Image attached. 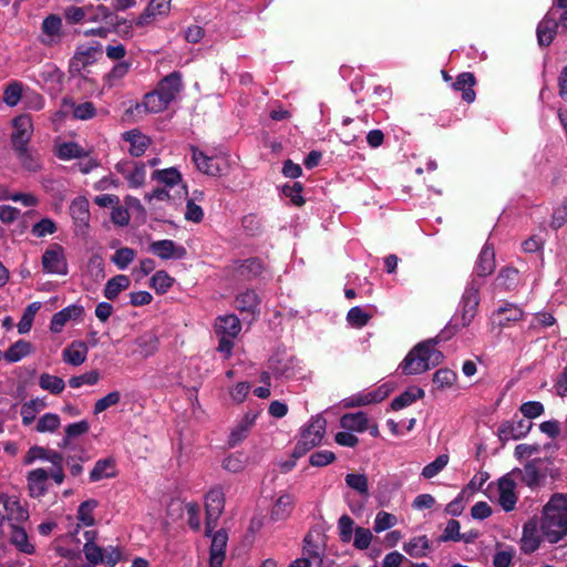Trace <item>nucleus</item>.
I'll return each instance as SVG.
<instances>
[{"label": "nucleus", "mask_w": 567, "mask_h": 567, "mask_svg": "<svg viewBox=\"0 0 567 567\" xmlns=\"http://www.w3.org/2000/svg\"><path fill=\"white\" fill-rule=\"evenodd\" d=\"M354 520L347 514L338 520L339 538L342 543H349L352 539L354 530Z\"/></svg>", "instance_id": "338daca9"}, {"label": "nucleus", "mask_w": 567, "mask_h": 567, "mask_svg": "<svg viewBox=\"0 0 567 567\" xmlns=\"http://www.w3.org/2000/svg\"><path fill=\"white\" fill-rule=\"evenodd\" d=\"M533 423L528 420L504 421L497 429V435L502 442L520 440L532 430Z\"/></svg>", "instance_id": "9d476101"}, {"label": "nucleus", "mask_w": 567, "mask_h": 567, "mask_svg": "<svg viewBox=\"0 0 567 567\" xmlns=\"http://www.w3.org/2000/svg\"><path fill=\"white\" fill-rule=\"evenodd\" d=\"M524 311L514 303H505L493 312V322L501 328L508 327L512 322L520 321Z\"/></svg>", "instance_id": "4be33fe9"}, {"label": "nucleus", "mask_w": 567, "mask_h": 567, "mask_svg": "<svg viewBox=\"0 0 567 567\" xmlns=\"http://www.w3.org/2000/svg\"><path fill=\"white\" fill-rule=\"evenodd\" d=\"M424 344L417 343L405 355L400 364L404 375L421 374L430 370L429 357L424 352Z\"/></svg>", "instance_id": "423d86ee"}, {"label": "nucleus", "mask_w": 567, "mask_h": 567, "mask_svg": "<svg viewBox=\"0 0 567 567\" xmlns=\"http://www.w3.org/2000/svg\"><path fill=\"white\" fill-rule=\"evenodd\" d=\"M41 265L45 274L66 275L68 261L64 248L60 244H51L42 254Z\"/></svg>", "instance_id": "20e7f679"}, {"label": "nucleus", "mask_w": 567, "mask_h": 567, "mask_svg": "<svg viewBox=\"0 0 567 567\" xmlns=\"http://www.w3.org/2000/svg\"><path fill=\"white\" fill-rule=\"evenodd\" d=\"M41 389L49 391L51 394L58 395L63 392L65 383L62 378L50 373H42L39 378Z\"/></svg>", "instance_id": "c03bdc74"}, {"label": "nucleus", "mask_w": 567, "mask_h": 567, "mask_svg": "<svg viewBox=\"0 0 567 567\" xmlns=\"http://www.w3.org/2000/svg\"><path fill=\"white\" fill-rule=\"evenodd\" d=\"M105 264L102 256L94 254L90 257L87 261V272L94 279V281H100L105 277Z\"/></svg>", "instance_id": "bf43d9fd"}, {"label": "nucleus", "mask_w": 567, "mask_h": 567, "mask_svg": "<svg viewBox=\"0 0 567 567\" xmlns=\"http://www.w3.org/2000/svg\"><path fill=\"white\" fill-rule=\"evenodd\" d=\"M60 426V417L55 413H45L42 415L35 426L40 433L53 432Z\"/></svg>", "instance_id": "69168bd1"}, {"label": "nucleus", "mask_w": 567, "mask_h": 567, "mask_svg": "<svg viewBox=\"0 0 567 567\" xmlns=\"http://www.w3.org/2000/svg\"><path fill=\"white\" fill-rule=\"evenodd\" d=\"M475 84V75L472 72H463L457 75L456 81L453 83V89L455 91L462 92L463 101L466 103H472L476 97V93L473 89Z\"/></svg>", "instance_id": "393cba45"}, {"label": "nucleus", "mask_w": 567, "mask_h": 567, "mask_svg": "<svg viewBox=\"0 0 567 567\" xmlns=\"http://www.w3.org/2000/svg\"><path fill=\"white\" fill-rule=\"evenodd\" d=\"M425 395V392L421 388H409L403 393L394 398L391 402V409L393 411H399L401 409H404L412 403H414L416 400L423 399Z\"/></svg>", "instance_id": "c9c22d12"}, {"label": "nucleus", "mask_w": 567, "mask_h": 567, "mask_svg": "<svg viewBox=\"0 0 567 567\" xmlns=\"http://www.w3.org/2000/svg\"><path fill=\"white\" fill-rule=\"evenodd\" d=\"M340 425L344 430L362 433L368 429V416L362 411L346 413L340 419Z\"/></svg>", "instance_id": "473e14b6"}, {"label": "nucleus", "mask_w": 567, "mask_h": 567, "mask_svg": "<svg viewBox=\"0 0 567 567\" xmlns=\"http://www.w3.org/2000/svg\"><path fill=\"white\" fill-rule=\"evenodd\" d=\"M183 87L182 75L179 72L174 71L164 76L156 85L157 93L171 104L181 92Z\"/></svg>", "instance_id": "dca6fc26"}, {"label": "nucleus", "mask_w": 567, "mask_h": 567, "mask_svg": "<svg viewBox=\"0 0 567 567\" xmlns=\"http://www.w3.org/2000/svg\"><path fill=\"white\" fill-rule=\"evenodd\" d=\"M31 351L32 344L29 341L21 339L11 344L3 353V357L8 362L14 363L29 355Z\"/></svg>", "instance_id": "ea45409f"}, {"label": "nucleus", "mask_w": 567, "mask_h": 567, "mask_svg": "<svg viewBox=\"0 0 567 567\" xmlns=\"http://www.w3.org/2000/svg\"><path fill=\"white\" fill-rule=\"evenodd\" d=\"M295 501L289 494H284L276 501L270 517L272 520H284L288 518L293 509Z\"/></svg>", "instance_id": "e433bc0d"}, {"label": "nucleus", "mask_w": 567, "mask_h": 567, "mask_svg": "<svg viewBox=\"0 0 567 567\" xmlns=\"http://www.w3.org/2000/svg\"><path fill=\"white\" fill-rule=\"evenodd\" d=\"M254 423H255V416L250 417L249 415H246L237 424V426L230 432L229 437H228L229 447H235L240 442H243L247 437Z\"/></svg>", "instance_id": "4c0bfd02"}, {"label": "nucleus", "mask_w": 567, "mask_h": 567, "mask_svg": "<svg viewBox=\"0 0 567 567\" xmlns=\"http://www.w3.org/2000/svg\"><path fill=\"white\" fill-rule=\"evenodd\" d=\"M22 83L19 81L10 82L3 92V102L8 106H16L22 96Z\"/></svg>", "instance_id": "4d7b16f0"}, {"label": "nucleus", "mask_w": 567, "mask_h": 567, "mask_svg": "<svg viewBox=\"0 0 567 567\" xmlns=\"http://www.w3.org/2000/svg\"><path fill=\"white\" fill-rule=\"evenodd\" d=\"M542 536L556 544L567 535V495L554 494L543 508L539 523Z\"/></svg>", "instance_id": "f257e3e1"}, {"label": "nucleus", "mask_w": 567, "mask_h": 567, "mask_svg": "<svg viewBox=\"0 0 567 567\" xmlns=\"http://www.w3.org/2000/svg\"><path fill=\"white\" fill-rule=\"evenodd\" d=\"M344 481L348 487L358 492L361 496H369V482L365 474L349 473L346 475Z\"/></svg>", "instance_id": "a18cd8bd"}, {"label": "nucleus", "mask_w": 567, "mask_h": 567, "mask_svg": "<svg viewBox=\"0 0 567 567\" xmlns=\"http://www.w3.org/2000/svg\"><path fill=\"white\" fill-rule=\"evenodd\" d=\"M123 140L130 143L128 152L132 156L135 157L142 156L151 143V140L146 135L142 134L138 130H131L125 132L123 134Z\"/></svg>", "instance_id": "cd10ccee"}, {"label": "nucleus", "mask_w": 567, "mask_h": 567, "mask_svg": "<svg viewBox=\"0 0 567 567\" xmlns=\"http://www.w3.org/2000/svg\"><path fill=\"white\" fill-rule=\"evenodd\" d=\"M235 303L241 313L247 312L251 316L259 313L260 299L254 289H246L237 295Z\"/></svg>", "instance_id": "a878e982"}, {"label": "nucleus", "mask_w": 567, "mask_h": 567, "mask_svg": "<svg viewBox=\"0 0 567 567\" xmlns=\"http://www.w3.org/2000/svg\"><path fill=\"white\" fill-rule=\"evenodd\" d=\"M58 227L53 219L45 217L40 219L32 226L31 233L33 236L38 238L45 237L47 235H52L56 231Z\"/></svg>", "instance_id": "0e129e2a"}, {"label": "nucleus", "mask_w": 567, "mask_h": 567, "mask_svg": "<svg viewBox=\"0 0 567 567\" xmlns=\"http://www.w3.org/2000/svg\"><path fill=\"white\" fill-rule=\"evenodd\" d=\"M102 53V45L96 44L95 47L91 45L85 49L79 48L75 54L69 62V73L72 78L81 76L82 72L90 65L96 62V55Z\"/></svg>", "instance_id": "39448f33"}, {"label": "nucleus", "mask_w": 567, "mask_h": 567, "mask_svg": "<svg viewBox=\"0 0 567 567\" xmlns=\"http://www.w3.org/2000/svg\"><path fill=\"white\" fill-rule=\"evenodd\" d=\"M518 284L519 272L515 267L505 266L499 269L495 279L496 287L505 291H512L518 286Z\"/></svg>", "instance_id": "2f4dec72"}, {"label": "nucleus", "mask_w": 567, "mask_h": 567, "mask_svg": "<svg viewBox=\"0 0 567 567\" xmlns=\"http://www.w3.org/2000/svg\"><path fill=\"white\" fill-rule=\"evenodd\" d=\"M131 285V280L126 275H116L107 280L104 286L103 295L107 300H115L117 296L126 290Z\"/></svg>", "instance_id": "72a5a7b5"}, {"label": "nucleus", "mask_w": 567, "mask_h": 567, "mask_svg": "<svg viewBox=\"0 0 567 567\" xmlns=\"http://www.w3.org/2000/svg\"><path fill=\"white\" fill-rule=\"evenodd\" d=\"M132 63L127 61H120L117 62L111 71L105 74L104 82L105 85L109 87H112L116 85L118 81H121L131 70Z\"/></svg>", "instance_id": "49530a36"}, {"label": "nucleus", "mask_w": 567, "mask_h": 567, "mask_svg": "<svg viewBox=\"0 0 567 567\" xmlns=\"http://www.w3.org/2000/svg\"><path fill=\"white\" fill-rule=\"evenodd\" d=\"M327 420L321 415L312 416L309 424H307L301 432V435H307V439L315 437V435H319L320 442L323 439L326 433Z\"/></svg>", "instance_id": "3c124183"}, {"label": "nucleus", "mask_w": 567, "mask_h": 567, "mask_svg": "<svg viewBox=\"0 0 567 567\" xmlns=\"http://www.w3.org/2000/svg\"><path fill=\"white\" fill-rule=\"evenodd\" d=\"M461 525L460 522L456 519H450L446 524V527L443 532V534L440 536V542H460L463 540L465 543H471L472 537H467L466 534L460 533Z\"/></svg>", "instance_id": "37998d69"}, {"label": "nucleus", "mask_w": 567, "mask_h": 567, "mask_svg": "<svg viewBox=\"0 0 567 567\" xmlns=\"http://www.w3.org/2000/svg\"><path fill=\"white\" fill-rule=\"evenodd\" d=\"M11 145L12 148L28 146L33 135V122L30 114L23 113L16 116L12 122Z\"/></svg>", "instance_id": "0eeeda50"}, {"label": "nucleus", "mask_w": 567, "mask_h": 567, "mask_svg": "<svg viewBox=\"0 0 567 567\" xmlns=\"http://www.w3.org/2000/svg\"><path fill=\"white\" fill-rule=\"evenodd\" d=\"M47 406L42 399H32L21 406V417L23 425H30L35 420L37 414Z\"/></svg>", "instance_id": "a19ab883"}, {"label": "nucleus", "mask_w": 567, "mask_h": 567, "mask_svg": "<svg viewBox=\"0 0 567 567\" xmlns=\"http://www.w3.org/2000/svg\"><path fill=\"white\" fill-rule=\"evenodd\" d=\"M146 178V164L133 163L131 172L126 175L130 187L137 188L144 185Z\"/></svg>", "instance_id": "6e6d98bb"}, {"label": "nucleus", "mask_w": 567, "mask_h": 567, "mask_svg": "<svg viewBox=\"0 0 567 567\" xmlns=\"http://www.w3.org/2000/svg\"><path fill=\"white\" fill-rule=\"evenodd\" d=\"M247 464V457L241 452H236L233 454H229L223 460L221 466L224 470L231 472V473H239L241 472Z\"/></svg>", "instance_id": "864d4df0"}, {"label": "nucleus", "mask_w": 567, "mask_h": 567, "mask_svg": "<svg viewBox=\"0 0 567 567\" xmlns=\"http://www.w3.org/2000/svg\"><path fill=\"white\" fill-rule=\"evenodd\" d=\"M22 167L29 172H38L41 168L40 158L28 146L12 148Z\"/></svg>", "instance_id": "58836bf2"}, {"label": "nucleus", "mask_w": 567, "mask_h": 567, "mask_svg": "<svg viewBox=\"0 0 567 567\" xmlns=\"http://www.w3.org/2000/svg\"><path fill=\"white\" fill-rule=\"evenodd\" d=\"M148 250L161 259H183L187 255V250L184 246L177 245L172 239H162L153 241Z\"/></svg>", "instance_id": "9b49d317"}, {"label": "nucleus", "mask_w": 567, "mask_h": 567, "mask_svg": "<svg viewBox=\"0 0 567 567\" xmlns=\"http://www.w3.org/2000/svg\"><path fill=\"white\" fill-rule=\"evenodd\" d=\"M91 10H92V6H89V7L71 6L64 10V17L69 23L76 24V23L84 21L85 19L89 20V11H91Z\"/></svg>", "instance_id": "680f3d73"}, {"label": "nucleus", "mask_w": 567, "mask_h": 567, "mask_svg": "<svg viewBox=\"0 0 567 567\" xmlns=\"http://www.w3.org/2000/svg\"><path fill=\"white\" fill-rule=\"evenodd\" d=\"M540 528L538 522L533 518L524 524L520 549L526 553H534L540 545Z\"/></svg>", "instance_id": "412c9836"}, {"label": "nucleus", "mask_w": 567, "mask_h": 567, "mask_svg": "<svg viewBox=\"0 0 567 567\" xmlns=\"http://www.w3.org/2000/svg\"><path fill=\"white\" fill-rule=\"evenodd\" d=\"M228 534L225 529H219L212 534V544L209 548V567H221L226 556Z\"/></svg>", "instance_id": "f3484780"}, {"label": "nucleus", "mask_w": 567, "mask_h": 567, "mask_svg": "<svg viewBox=\"0 0 567 567\" xmlns=\"http://www.w3.org/2000/svg\"><path fill=\"white\" fill-rule=\"evenodd\" d=\"M134 346L135 349L133 353L145 359L157 352L159 340L153 331H147L135 339Z\"/></svg>", "instance_id": "b1692460"}, {"label": "nucleus", "mask_w": 567, "mask_h": 567, "mask_svg": "<svg viewBox=\"0 0 567 567\" xmlns=\"http://www.w3.org/2000/svg\"><path fill=\"white\" fill-rule=\"evenodd\" d=\"M49 473L44 468H35L28 474V487L31 496H42L47 492Z\"/></svg>", "instance_id": "c756f323"}, {"label": "nucleus", "mask_w": 567, "mask_h": 567, "mask_svg": "<svg viewBox=\"0 0 567 567\" xmlns=\"http://www.w3.org/2000/svg\"><path fill=\"white\" fill-rule=\"evenodd\" d=\"M558 28L559 24L555 17L554 9H550L537 25L536 35L538 44L540 47H549L557 34Z\"/></svg>", "instance_id": "ddd939ff"}, {"label": "nucleus", "mask_w": 567, "mask_h": 567, "mask_svg": "<svg viewBox=\"0 0 567 567\" xmlns=\"http://www.w3.org/2000/svg\"><path fill=\"white\" fill-rule=\"evenodd\" d=\"M174 281V278L171 277L165 270H158L152 276L150 286L156 291L157 295H163L168 291Z\"/></svg>", "instance_id": "09e8293b"}, {"label": "nucleus", "mask_w": 567, "mask_h": 567, "mask_svg": "<svg viewBox=\"0 0 567 567\" xmlns=\"http://www.w3.org/2000/svg\"><path fill=\"white\" fill-rule=\"evenodd\" d=\"M241 330V324L236 315L219 316L216 319L215 332L217 336L236 338Z\"/></svg>", "instance_id": "bb28decb"}, {"label": "nucleus", "mask_w": 567, "mask_h": 567, "mask_svg": "<svg viewBox=\"0 0 567 567\" xmlns=\"http://www.w3.org/2000/svg\"><path fill=\"white\" fill-rule=\"evenodd\" d=\"M152 179L164 184L166 187H173L182 182V174L175 167L156 169L152 173Z\"/></svg>", "instance_id": "79ce46f5"}, {"label": "nucleus", "mask_w": 567, "mask_h": 567, "mask_svg": "<svg viewBox=\"0 0 567 567\" xmlns=\"http://www.w3.org/2000/svg\"><path fill=\"white\" fill-rule=\"evenodd\" d=\"M516 481L507 473L498 481V502L505 512H511L515 508L517 503V495L515 493Z\"/></svg>", "instance_id": "2eb2a0df"}, {"label": "nucleus", "mask_w": 567, "mask_h": 567, "mask_svg": "<svg viewBox=\"0 0 567 567\" xmlns=\"http://www.w3.org/2000/svg\"><path fill=\"white\" fill-rule=\"evenodd\" d=\"M135 250L130 247H122L117 249L112 256L111 260L121 270H124L135 258Z\"/></svg>", "instance_id": "13d9d810"}, {"label": "nucleus", "mask_w": 567, "mask_h": 567, "mask_svg": "<svg viewBox=\"0 0 567 567\" xmlns=\"http://www.w3.org/2000/svg\"><path fill=\"white\" fill-rule=\"evenodd\" d=\"M62 20L56 14H50L42 21L41 43L48 47L54 45L61 40Z\"/></svg>", "instance_id": "a211bd4d"}, {"label": "nucleus", "mask_w": 567, "mask_h": 567, "mask_svg": "<svg viewBox=\"0 0 567 567\" xmlns=\"http://www.w3.org/2000/svg\"><path fill=\"white\" fill-rule=\"evenodd\" d=\"M97 505L99 502L93 498L81 503L78 508V519L85 526H93L95 523L93 511L97 507Z\"/></svg>", "instance_id": "603ef678"}, {"label": "nucleus", "mask_w": 567, "mask_h": 567, "mask_svg": "<svg viewBox=\"0 0 567 567\" xmlns=\"http://www.w3.org/2000/svg\"><path fill=\"white\" fill-rule=\"evenodd\" d=\"M89 21H103L112 25L116 33H127V29L131 28L125 19H120L104 4H99L96 8L92 7V10L89 11Z\"/></svg>", "instance_id": "1a4fd4ad"}, {"label": "nucleus", "mask_w": 567, "mask_h": 567, "mask_svg": "<svg viewBox=\"0 0 567 567\" xmlns=\"http://www.w3.org/2000/svg\"><path fill=\"white\" fill-rule=\"evenodd\" d=\"M190 150L192 159L200 173L214 177L220 176L223 174V164L225 161L218 156H208L196 146H192Z\"/></svg>", "instance_id": "6e6552de"}, {"label": "nucleus", "mask_w": 567, "mask_h": 567, "mask_svg": "<svg viewBox=\"0 0 567 567\" xmlns=\"http://www.w3.org/2000/svg\"><path fill=\"white\" fill-rule=\"evenodd\" d=\"M87 357V347L83 341H73L62 352L63 361L78 367L81 365Z\"/></svg>", "instance_id": "c85d7f7f"}, {"label": "nucleus", "mask_w": 567, "mask_h": 567, "mask_svg": "<svg viewBox=\"0 0 567 567\" xmlns=\"http://www.w3.org/2000/svg\"><path fill=\"white\" fill-rule=\"evenodd\" d=\"M264 270L265 265L261 259L257 257L235 261V274L243 280L251 281L258 278Z\"/></svg>", "instance_id": "6ab92c4d"}, {"label": "nucleus", "mask_w": 567, "mask_h": 567, "mask_svg": "<svg viewBox=\"0 0 567 567\" xmlns=\"http://www.w3.org/2000/svg\"><path fill=\"white\" fill-rule=\"evenodd\" d=\"M429 548L430 543L426 536L414 537L403 547L406 554L416 558L424 557Z\"/></svg>", "instance_id": "de8ad7c7"}, {"label": "nucleus", "mask_w": 567, "mask_h": 567, "mask_svg": "<svg viewBox=\"0 0 567 567\" xmlns=\"http://www.w3.org/2000/svg\"><path fill=\"white\" fill-rule=\"evenodd\" d=\"M567 223V197H565L558 207L555 208L550 227L553 229H559Z\"/></svg>", "instance_id": "774afa93"}, {"label": "nucleus", "mask_w": 567, "mask_h": 567, "mask_svg": "<svg viewBox=\"0 0 567 567\" xmlns=\"http://www.w3.org/2000/svg\"><path fill=\"white\" fill-rule=\"evenodd\" d=\"M58 157L63 161L82 158L87 155L83 147L74 142H65L59 146Z\"/></svg>", "instance_id": "8fccbe9b"}, {"label": "nucleus", "mask_w": 567, "mask_h": 567, "mask_svg": "<svg viewBox=\"0 0 567 567\" xmlns=\"http://www.w3.org/2000/svg\"><path fill=\"white\" fill-rule=\"evenodd\" d=\"M449 460L447 454L439 455L433 462L423 467L421 475L426 480L436 476L447 465Z\"/></svg>", "instance_id": "052dcab7"}, {"label": "nucleus", "mask_w": 567, "mask_h": 567, "mask_svg": "<svg viewBox=\"0 0 567 567\" xmlns=\"http://www.w3.org/2000/svg\"><path fill=\"white\" fill-rule=\"evenodd\" d=\"M372 315L364 311L361 307H352L347 313V321L353 328H362L369 323Z\"/></svg>", "instance_id": "5fc2aeb1"}, {"label": "nucleus", "mask_w": 567, "mask_h": 567, "mask_svg": "<svg viewBox=\"0 0 567 567\" xmlns=\"http://www.w3.org/2000/svg\"><path fill=\"white\" fill-rule=\"evenodd\" d=\"M10 543L14 545L21 553L31 555L34 553V546L29 542L28 534L23 527L12 524Z\"/></svg>", "instance_id": "f704fd0d"}, {"label": "nucleus", "mask_w": 567, "mask_h": 567, "mask_svg": "<svg viewBox=\"0 0 567 567\" xmlns=\"http://www.w3.org/2000/svg\"><path fill=\"white\" fill-rule=\"evenodd\" d=\"M543 462L551 463L550 457H535L525 463L523 468L515 467L509 474L514 477L515 481H519L522 484L535 488L539 486L540 482L546 477L544 473H542L539 465Z\"/></svg>", "instance_id": "7ed1b4c3"}, {"label": "nucleus", "mask_w": 567, "mask_h": 567, "mask_svg": "<svg viewBox=\"0 0 567 567\" xmlns=\"http://www.w3.org/2000/svg\"><path fill=\"white\" fill-rule=\"evenodd\" d=\"M482 282L475 278L467 284L461 300V321L455 317L445 327L442 333L445 338L455 334L460 329L468 327L477 313L480 305V290Z\"/></svg>", "instance_id": "f03ea898"}, {"label": "nucleus", "mask_w": 567, "mask_h": 567, "mask_svg": "<svg viewBox=\"0 0 567 567\" xmlns=\"http://www.w3.org/2000/svg\"><path fill=\"white\" fill-rule=\"evenodd\" d=\"M70 214L75 227L84 231L90 221V203L84 196H79L71 202Z\"/></svg>", "instance_id": "aec40b11"}, {"label": "nucleus", "mask_w": 567, "mask_h": 567, "mask_svg": "<svg viewBox=\"0 0 567 567\" xmlns=\"http://www.w3.org/2000/svg\"><path fill=\"white\" fill-rule=\"evenodd\" d=\"M82 315H83L82 306H76V305L68 306L52 316V319L50 322V330L54 333L61 332L68 321H70L71 319L76 320Z\"/></svg>", "instance_id": "5701e85b"}, {"label": "nucleus", "mask_w": 567, "mask_h": 567, "mask_svg": "<svg viewBox=\"0 0 567 567\" xmlns=\"http://www.w3.org/2000/svg\"><path fill=\"white\" fill-rule=\"evenodd\" d=\"M116 476L115 461L113 457L100 458L95 462L94 467L90 472V481L99 482L103 478H112Z\"/></svg>", "instance_id": "7c9ffc66"}, {"label": "nucleus", "mask_w": 567, "mask_h": 567, "mask_svg": "<svg viewBox=\"0 0 567 567\" xmlns=\"http://www.w3.org/2000/svg\"><path fill=\"white\" fill-rule=\"evenodd\" d=\"M168 105L169 104L165 101V99L162 97L154 89L144 95L141 103H135V105L131 106L127 112L137 115L145 113H159L165 111Z\"/></svg>", "instance_id": "f8f14e48"}, {"label": "nucleus", "mask_w": 567, "mask_h": 567, "mask_svg": "<svg viewBox=\"0 0 567 567\" xmlns=\"http://www.w3.org/2000/svg\"><path fill=\"white\" fill-rule=\"evenodd\" d=\"M456 379V373L447 368L439 369L433 374V383L440 389L451 388Z\"/></svg>", "instance_id": "e2e57ef3"}, {"label": "nucleus", "mask_w": 567, "mask_h": 567, "mask_svg": "<svg viewBox=\"0 0 567 567\" xmlns=\"http://www.w3.org/2000/svg\"><path fill=\"white\" fill-rule=\"evenodd\" d=\"M495 267L496 262L494 247L491 244L486 243L483 246L475 262L473 278L480 281V278H485L492 275L495 270Z\"/></svg>", "instance_id": "4468645a"}]
</instances>
